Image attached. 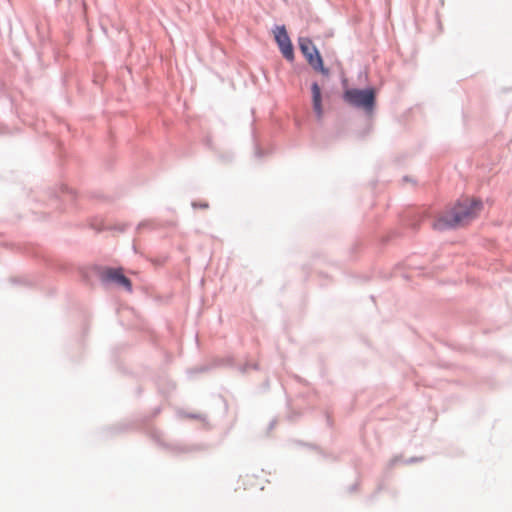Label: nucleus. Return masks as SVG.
I'll return each mask as SVG.
<instances>
[{"instance_id": "nucleus-2", "label": "nucleus", "mask_w": 512, "mask_h": 512, "mask_svg": "<svg viewBox=\"0 0 512 512\" xmlns=\"http://www.w3.org/2000/svg\"><path fill=\"white\" fill-rule=\"evenodd\" d=\"M298 43L309 65L315 71L320 72L324 76H328L329 70L323 65L322 57L313 42L307 37H300Z\"/></svg>"}, {"instance_id": "nucleus-4", "label": "nucleus", "mask_w": 512, "mask_h": 512, "mask_svg": "<svg viewBox=\"0 0 512 512\" xmlns=\"http://www.w3.org/2000/svg\"><path fill=\"white\" fill-rule=\"evenodd\" d=\"M274 37L283 56L292 61L294 59V51L291 40L287 34L285 26H277L274 29Z\"/></svg>"}, {"instance_id": "nucleus-5", "label": "nucleus", "mask_w": 512, "mask_h": 512, "mask_svg": "<svg viewBox=\"0 0 512 512\" xmlns=\"http://www.w3.org/2000/svg\"><path fill=\"white\" fill-rule=\"evenodd\" d=\"M102 279L104 281L114 282L124 287L127 291L132 290L131 281L123 274L121 269H106L102 273Z\"/></svg>"}, {"instance_id": "nucleus-1", "label": "nucleus", "mask_w": 512, "mask_h": 512, "mask_svg": "<svg viewBox=\"0 0 512 512\" xmlns=\"http://www.w3.org/2000/svg\"><path fill=\"white\" fill-rule=\"evenodd\" d=\"M481 203L473 199H463L441 215L434 223L436 230H445L467 224L477 216Z\"/></svg>"}, {"instance_id": "nucleus-6", "label": "nucleus", "mask_w": 512, "mask_h": 512, "mask_svg": "<svg viewBox=\"0 0 512 512\" xmlns=\"http://www.w3.org/2000/svg\"><path fill=\"white\" fill-rule=\"evenodd\" d=\"M311 93H312V106L314 113L318 120H321L324 114L323 106H322V92L320 86L317 83H313L311 85Z\"/></svg>"}, {"instance_id": "nucleus-3", "label": "nucleus", "mask_w": 512, "mask_h": 512, "mask_svg": "<svg viewBox=\"0 0 512 512\" xmlns=\"http://www.w3.org/2000/svg\"><path fill=\"white\" fill-rule=\"evenodd\" d=\"M345 100L350 104L372 111L375 104V93L373 89H350L345 92Z\"/></svg>"}]
</instances>
